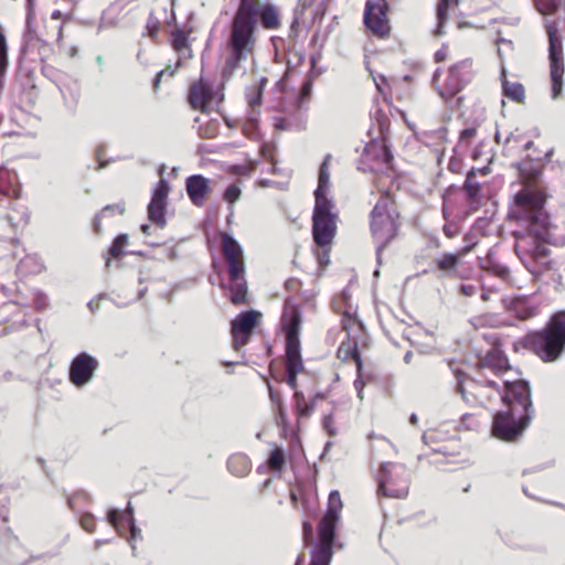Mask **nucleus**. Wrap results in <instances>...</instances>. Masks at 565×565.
I'll list each match as a JSON object with an SVG mask.
<instances>
[{
	"mask_svg": "<svg viewBox=\"0 0 565 565\" xmlns=\"http://www.w3.org/2000/svg\"><path fill=\"white\" fill-rule=\"evenodd\" d=\"M544 166L539 160L519 164L522 189L514 195L509 210L510 220L521 230L514 231V250L524 267L539 276L551 268L547 247L548 214L544 210L546 189L541 183Z\"/></svg>",
	"mask_w": 565,
	"mask_h": 565,
	"instance_id": "nucleus-1",
	"label": "nucleus"
},
{
	"mask_svg": "<svg viewBox=\"0 0 565 565\" xmlns=\"http://www.w3.org/2000/svg\"><path fill=\"white\" fill-rule=\"evenodd\" d=\"M259 24L265 30L280 29L281 18L277 6L262 0H238L228 24L226 56L222 70L224 79L231 78L242 63L255 54Z\"/></svg>",
	"mask_w": 565,
	"mask_h": 565,
	"instance_id": "nucleus-2",
	"label": "nucleus"
},
{
	"mask_svg": "<svg viewBox=\"0 0 565 565\" xmlns=\"http://www.w3.org/2000/svg\"><path fill=\"white\" fill-rule=\"evenodd\" d=\"M502 401L505 409L493 416L491 434L503 441H516L530 426L534 417L529 383L519 380L504 383Z\"/></svg>",
	"mask_w": 565,
	"mask_h": 565,
	"instance_id": "nucleus-3",
	"label": "nucleus"
},
{
	"mask_svg": "<svg viewBox=\"0 0 565 565\" xmlns=\"http://www.w3.org/2000/svg\"><path fill=\"white\" fill-rule=\"evenodd\" d=\"M530 351L543 362L551 363L565 351V311L554 313L544 328L529 332L513 344V350Z\"/></svg>",
	"mask_w": 565,
	"mask_h": 565,
	"instance_id": "nucleus-4",
	"label": "nucleus"
},
{
	"mask_svg": "<svg viewBox=\"0 0 565 565\" xmlns=\"http://www.w3.org/2000/svg\"><path fill=\"white\" fill-rule=\"evenodd\" d=\"M370 234L377 253L385 249L398 235L401 214L395 196L384 191L369 215Z\"/></svg>",
	"mask_w": 565,
	"mask_h": 565,
	"instance_id": "nucleus-5",
	"label": "nucleus"
},
{
	"mask_svg": "<svg viewBox=\"0 0 565 565\" xmlns=\"http://www.w3.org/2000/svg\"><path fill=\"white\" fill-rule=\"evenodd\" d=\"M301 324L300 305L292 297H287L284 301L279 328L285 334V369L290 373V382L292 383L295 372L305 371L300 344Z\"/></svg>",
	"mask_w": 565,
	"mask_h": 565,
	"instance_id": "nucleus-6",
	"label": "nucleus"
},
{
	"mask_svg": "<svg viewBox=\"0 0 565 565\" xmlns=\"http://www.w3.org/2000/svg\"><path fill=\"white\" fill-rule=\"evenodd\" d=\"M221 253L227 267L228 281L221 288L227 290V297L234 306L247 303L248 287L243 248L230 234H221Z\"/></svg>",
	"mask_w": 565,
	"mask_h": 565,
	"instance_id": "nucleus-7",
	"label": "nucleus"
},
{
	"mask_svg": "<svg viewBox=\"0 0 565 565\" xmlns=\"http://www.w3.org/2000/svg\"><path fill=\"white\" fill-rule=\"evenodd\" d=\"M333 210V202H315L312 237L317 245L316 256L321 266L329 264L331 247L338 231V214Z\"/></svg>",
	"mask_w": 565,
	"mask_h": 565,
	"instance_id": "nucleus-8",
	"label": "nucleus"
},
{
	"mask_svg": "<svg viewBox=\"0 0 565 565\" xmlns=\"http://www.w3.org/2000/svg\"><path fill=\"white\" fill-rule=\"evenodd\" d=\"M457 390L462 399L472 407H486L498 398L502 399L504 394L498 382L475 372L472 375H459Z\"/></svg>",
	"mask_w": 565,
	"mask_h": 565,
	"instance_id": "nucleus-9",
	"label": "nucleus"
},
{
	"mask_svg": "<svg viewBox=\"0 0 565 565\" xmlns=\"http://www.w3.org/2000/svg\"><path fill=\"white\" fill-rule=\"evenodd\" d=\"M473 77L471 58L459 61L447 70L437 68L433 76V85L445 100L455 97Z\"/></svg>",
	"mask_w": 565,
	"mask_h": 565,
	"instance_id": "nucleus-10",
	"label": "nucleus"
},
{
	"mask_svg": "<svg viewBox=\"0 0 565 565\" xmlns=\"http://www.w3.org/2000/svg\"><path fill=\"white\" fill-rule=\"evenodd\" d=\"M377 493L393 499H405L409 492L411 472L398 462H385L377 475Z\"/></svg>",
	"mask_w": 565,
	"mask_h": 565,
	"instance_id": "nucleus-11",
	"label": "nucleus"
},
{
	"mask_svg": "<svg viewBox=\"0 0 565 565\" xmlns=\"http://www.w3.org/2000/svg\"><path fill=\"white\" fill-rule=\"evenodd\" d=\"M544 30L548 39V61L552 97L558 98L562 94L564 67L563 40L558 23L555 20H545Z\"/></svg>",
	"mask_w": 565,
	"mask_h": 565,
	"instance_id": "nucleus-12",
	"label": "nucleus"
},
{
	"mask_svg": "<svg viewBox=\"0 0 565 565\" xmlns=\"http://www.w3.org/2000/svg\"><path fill=\"white\" fill-rule=\"evenodd\" d=\"M392 7L388 0H365L363 25L373 38L386 41L392 36Z\"/></svg>",
	"mask_w": 565,
	"mask_h": 565,
	"instance_id": "nucleus-13",
	"label": "nucleus"
},
{
	"mask_svg": "<svg viewBox=\"0 0 565 565\" xmlns=\"http://www.w3.org/2000/svg\"><path fill=\"white\" fill-rule=\"evenodd\" d=\"M303 371H297L294 375V383L290 382V373L286 371V383L288 386L294 390L292 403H294V413L297 418V423L299 424L302 419H307L312 416L319 403L323 402L327 396L322 392H316L308 397L305 395V392L298 388L297 376Z\"/></svg>",
	"mask_w": 565,
	"mask_h": 565,
	"instance_id": "nucleus-14",
	"label": "nucleus"
},
{
	"mask_svg": "<svg viewBox=\"0 0 565 565\" xmlns=\"http://www.w3.org/2000/svg\"><path fill=\"white\" fill-rule=\"evenodd\" d=\"M260 320L262 313L256 310L242 311L232 320V347L235 351H241L249 342Z\"/></svg>",
	"mask_w": 565,
	"mask_h": 565,
	"instance_id": "nucleus-15",
	"label": "nucleus"
},
{
	"mask_svg": "<svg viewBox=\"0 0 565 565\" xmlns=\"http://www.w3.org/2000/svg\"><path fill=\"white\" fill-rule=\"evenodd\" d=\"M98 367L99 362L96 358L82 352L71 362L68 370L70 382L76 387H83L93 380Z\"/></svg>",
	"mask_w": 565,
	"mask_h": 565,
	"instance_id": "nucleus-16",
	"label": "nucleus"
},
{
	"mask_svg": "<svg viewBox=\"0 0 565 565\" xmlns=\"http://www.w3.org/2000/svg\"><path fill=\"white\" fill-rule=\"evenodd\" d=\"M487 370L491 371V373L497 376H500L511 370L509 358L497 344H494L483 355L479 356L472 367V372L476 374H483L484 376Z\"/></svg>",
	"mask_w": 565,
	"mask_h": 565,
	"instance_id": "nucleus-17",
	"label": "nucleus"
},
{
	"mask_svg": "<svg viewBox=\"0 0 565 565\" xmlns=\"http://www.w3.org/2000/svg\"><path fill=\"white\" fill-rule=\"evenodd\" d=\"M215 98L216 93L212 84L203 77L193 82L189 87L188 103L194 110L209 114L212 110Z\"/></svg>",
	"mask_w": 565,
	"mask_h": 565,
	"instance_id": "nucleus-18",
	"label": "nucleus"
},
{
	"mask_svg": "<svg viewBox=\"0 0 565 565\" xmlns=\"http://www.w3.org/2000/svg\"><path fill=\"white\" fill-rule=\"evenodd\" d=\"M185 189L190 201L198 207H203L211 193V180L202 174H193L186 179Z\"/></svg>",
	"mask_w": 565,
	"mask_h": 565,
	"instance_id": "nucleus-19",
	"label": "nucleus"
},
{
	"mask_svg": "<svg viewBox=\"0 0 565 565\" xmlns=\"http://www.w3.org/2000/svg\"><path fill=\"white\" fill-rule=\"evenodd\" d=\"M22 185L18 173L6 167H0V195L8 199H20Z\"/></svg>",
	"mask_w": 565,
	"mask_h": 565,
	"instance_id": "nucleus-20",
	"label": "nucleus"
},
{
	"mask_svg": "<svg viewBox=\"0 0 565 565\" xmlns=\"http://www.w3.org/2000/svg\"><path fill=\"white\" fill-rule=\"evenodd\" d=\"M339 519L331 515H323L318 525L319 544L316 548L333 551L335 526Z\"/></svg>",
	"mask_w": 565,
	"mask_h": 565,
	"instance_id": "nucleus-21",
	"label": "nucleus"
},
{
	"mask_svg": "<svg viewBox=\"0 0 565 565\" xmlns=\"http://www.w3.org/2000/svg\"><path fill=\"white\" fill-rule=\"evenodd\" d=\"M358 338H350L347 337L345 340H343L338 350H337V358L342 363H350L354 362L355 367L361 371L363 367L362 356L358 348Z\"/></svg>",
	"mask_w": 565,
	"mask_h": 565,
	"instance_id": "nucleus-22",
	"label": "nucleus"
},
{
	"mask_svg": "<svg viewBox=\"0 0 565 565\" xmlns=\"http://www.w3.org/2000/svg\"><path fill=\"white\" fill-rule=\"evenodd\" d=\"M190 33L191 31H185L180 28H175L171 31V46L179 55L178 66L181 65V60H189L193 56L190 44Z\"/></svg>",
	"mask_w": 565,
	"mask_h": 565,
	"instance_id": "nucleus-23",
	"label": "nucleus"
},
{
	"mask_svg": "<svg viewBox=\"0 0 565 565\" xmlns=\"http://www.w3.org/2000/svg\"><path fill=\"white\" fill-rule=\"evenodd\" d=\"M332 160V156L328 153L319 169V177H318V186L315 191V202H332L327 196V192L329 190L330 184V163Z\"/></svg>",
	"mask_w": 565,
	"mask_h": 565,
	"instance_id": "nucleus-24",
	"label": "nucleus"
},
{
	"mask_svg": "<svg viewBox=\"0 0 565 565\" xmlns=\"http://www.w3.org/2000/svg\"><path fill=\"white\" fill-rule=\"evenodd\" d=\"M341 326L350 338L361 339L364 335V326L358 317L356 310L351 307L343 311Z\"/></svg>",
	"mask_w": 565,
	"mask_h": 565,
	"instance_id": "nucleus-25",
	"label": "nucleus"
},
{
	"mask_svg": "<svg viewBox=\"0 0 565 565\" xmlns=\"http://www.w3.org/2000/svg\"><path fill=\"white\" fill-rule=\"evenodd\" d=\"M471 249L472 245H469L458 249L455 254L445 253L435 260L436 267L441 271L449 273L458 266L461 258L468 255Z\"/></svg>",
	"mask_w": 565,
	"mask_h": 565,
	"instance_id": "nucleus-26",
	"label": "nucleus"
},
{
	"mask_svg": "<svg viewBox=\"0 0 565 565\" xmlns=\"http://www.w3.org/2000/svg\"><path fill=\"white\" fill-rule=\"evenodd\" d=\"M268 390H269V398L275 406L277 425L282 427L284 429H286L289 427V418H288L287 408L285 406L282 396L279 392L275 391L270 386H268Z\"/></svg>",
	"mask_w": 565,
	"mask_h": 565,
	"instance_id": "nucleus-27",
	"label": "nucleus"
},
{
	"mask_svg": "<svg viewBox=\"0 0 565 565\" xmlns=\"http://www.w3.org/2000/svg\"><path fill=\"white\" fill-rule=\"evenodd\" d=\"M227 469L236 477H245L252 469L250 459L244 454L232 455L227 460Z\"/></svg>",
	"mask_w": 565,
	"mask_h": 565,
	"instance_id": "nucleus-28",
	"label": "nucleus"
},
{
	"mask_svg": "<svg viewBox=\"0 0 565 565\" xmlns=\"http://www.w3.org/2000/svg\"><path fill=\"white\" fill-rule=\"evenodd\" d=\"M502 90L503 95L510 100L523 104L525 100V88L519 82H511L507 79L505 73H502Z\"/></svg>",
	"mask_w": 565,
	"mask_h": 565,
	"instance_id": "nucleus-29",
	"label": "nucleus"
},
{
	"mask_svg": "<svg viewBox=\"0 0 565 565\" xmlns=\"http://www.w3.org/2000/svg\"><path fill=\"white\" fill-rule=\"evenodd\" d=\"M268 83L267 77H262L258 83L250 85L245 93V98L252 109L260 107L263 95Z\"/></svg>",
	"mask_w": 565,
	"mask_h": 565,
	"instance_id": "nucleus-30",
	"label": "nucleus"
},
{
	"mask_svg": "<svg viewBox=\"0 0 565 565\" xmlns=\"http://www.w3.org/2000/svg\"><path fill=\"white\" fill-rule=\"evenodd\" d=\"M286 461L287 458L284 449L277 445H274L266 460L268 471L274 473H281L286 465Z\"/></svg>",
	"mask_w": 565,
	"mask_h": 565,
	"instance_id": "nucleus-31",
	"label": "nucleus"
},
{
	"mask_svg": "<svg viewBox=\"0 0 565 565\" xmlns=\"http://www.w3.org/2000/svg\"><path fill=\"white\" fill-rule=\"evenodd\" d=\"M129 238L127 234L118 235L108 249V257L106 258V266L110 265V258L118 259L125 255V248L128 246Z\"/></svg>",
	"mask_w": 565,
	"mask_h": 565,
	"instance_id": "nucleus-32",
	"label": "nucleus"
},
{
	"mask_svg": "<svg viewBox=\"0 0 565 565\" xmlns=\"http://www.w3.org/2000/svg\"><path fill=\"white\" fill-rule=\"evenodd\" d=\"M457 4V0H437L436 15L438 21L437 34H441V28L449 19V9Z\"/></svg>",
	"mask_w": 565,
	"mask_h": 565,
	"instance_id": "nucleus-33",
	"label": "nucleus"
},
{
	"mask_svg": "<svg viewBox=\"0 0 565 565\" xmlns=\"http://www.w3.org/2000/svg\"><path fill=\"white\" fill-rule=\"evenodd\" d=\"M532 2L535 10L544 17L556 14L562 6V0H532Z\"/></svg>",
	"mask_w": 565,
	"mask_h": 565,
	"instance_id": "nucleus-34",
	"label": "nucleus"
},
{
	"mask_svg": "<svg viewBox=\"0 0 565 565\" xmlns=\"http://www.w3.org/2000/svg\"><path fill=\"white\" fill-rule=\"evenodd\" d=\"M512 310L520 320H527L536 315V309L531 307L525 300L516 299L512 303Z\"/></svg>",
	"mask_w": 565,
	"mask_h": 565,
	"instance_id": "nucleus-35",
	"label": "nucleus"
},
{
	"mask_svg": "<svg viewBox=\"0 0 565 565\" xmlns=\"http://www.w3.org/2000/svg\"><path fill=\"white\" fill-rule=\"evenodd\" d=\"M476 175V169H471L466 177V181L463 184V190L467 194V198L470 202H476L478 200L480 193V184L473 181Z\"/></svg>",
	"mask_w": 565,
	"mask_h": 565,
	"instance_id": "nucleus-36",
	"label": "nucleus"
},
{
	"mask_svg": "<svg viewBox=\"0 0 565 565\" xmlns=\"http://www.w3.org/2000/svg\"><path fill=\"white\" fill-rule=\"evenodd\" d=\"M8 503V498H6L3 502H0V542L8 540L12 534L9 526Z\"/></svg>",
	"mask_w": 565,
	"mask_h": 565,
	"instance_id": "nucleus-37",
	"label": "nucleus"
},
{
	"mask_svg": "<svg viewBox=\"0 0 565 565\" xmlns=\"http://www.w3.org/2000/svg\"><path fill=\"white\" fill-rule=\"evenodd\" d=\"M164 210L166 203L151 200L148 206L149 218L157 223L159 226H164Z\"/></svg>",
	"mask_w": 565,
	"mask_h": 565,
	"instance_id": "nucleus-38",
	"label": "nucleus"
},
{
	"mask_svg": "<svg viewBox=\"0 0 565 565\" xmlns=\"http://www.w3.org/2000/svg\"><path fill=\"white\" fill-rule=\"evenodd\" d=\"M342 507H343V504H342L340 492L338 490H333L329 494L328 509H327L324 515H331V516L339 519Z\"/></svg>",
	"mask_w": 565,
	"mask_h": 565,
	"instance_id": "nucleus-39",
	"label": "nucleus"
},
{
	"mask_svg": "<svg viewBox=\"0 0 565 565\" xmlns=\"http://www.w3.org/2000/svg\"><path fill=\"white\" fill-rule=\"evenodd\" d=\"M107 520L108 522L116 529H118L124 520L127 521V523L130 525L131 531H135V526L132 524V516L131 513L128 512L127 514L120 513L119 511L111 509L107 513Z\"/></svg>",
	"mask_w": 565,
	"mask_h": 565,
	"instance_id": "nucleus-40",
	"label": "nucleus"
},
{
	"mask_svg": "<svg viewBox=\"0 0 565 565\" xmlns=\"http://www.w3.org/2000/svg\"><path fill=\"white\" fill-rule=\"evenodd\" d=\"M484 269L488 273H490L491 275L505 281L507 284H512L511 273L507 266L498 264V263H489L488 266L484 267Z\"/></svg>",
	"mask_w": 565,
	"mask_h": 565,
	"instance_id": "nucleus-41",
	"label": "nucleus"
},
{
	"mask_svg": "<svg viewBox=\"0 0 565 565\" xmlns=\"http://www.w3.org/2000/svg\"><path fill=\"white\" fill-rule=\"evenodd\" d=\"M333 551H326L322 548H315L311 555L309 565H329L332 558Z\"/></svg>",
	"mask_w": 565,
	"mask_h": 565,
	"instance_id": "nucleus-42",
	"label": "nucleus"
},
{
	"mask_svg": "<svg viewBox=\"0 0 565 565\" xmlns=\"http://www.w3.org/2000/svg\"><path fill=\"white\" fill-rule=\"evenodd\" d=\"M9 66V56H8V43L7 38L3 33L2 26L0 25V72H3L4 68Z\"/></svg>",
	"mask_w": 565,
	"mask_h": 565,
	"instance_id": "nucleus-43",
	"label": "nucleus"
},
{
	"mask_svg": "<svg viewBox=\"0 0 565 565\" xmlns=\"http://www.w3.org/2000/svg\"><path fill=\"white\" fill-rule=\"evenodd\" d=\"M168 193H169L168 182L166 180L161 179L157 183V186H156V190L153 192L151 200L166 203Z\"/></svg>",
	"mask_w": 565,
	"mask_h": 565,
	"instance_id": "nucleus-44",
	"label": "nucleus"
},
{
	"mask_svg": "<svg viewBox=\"0 0 565 565\" xmlns=\"http://www.w3.org/2000/svg\"><path fill=\"white\" fill-rule=\"evenodd\" d=\"M218 134V125L216 121H209L205 126H200L199 135L205 139H213Z\"/></svg>",
	"mask_w": 565,
	"mask_h": 565,
	"instance_id": "nucleus-45",
	"label": "nucleus"
},
{
	"mask_svg": "<svg viewBox=\"0 0 565 565\" xmlns=\"http://www.w3.org/2000/svg\"><path fill=\"white\" fill-rule=\"evenodd\" d=\"M242 191L241 188L237 184H231L226 188L223 199L228 204H234L237 202L241 198Z\"/></svg>",
	"mask_w": 565,
	"mask_h": 565,
	"instance_id": "nucleus-46",
	"label": "nucleus"
},
{
	"mask_svg": "<svg viewBox=\"0 0 565 565\" xmlns=\"http://www.w3.org/2000/svg\"><path fill=\"white\" fill-rule=\"evenodd\" d=\"M79 524L88 533H94L96 530V520L90 513H84L79 519Z\"/></svg>",
	"mask_w": 565,
	"mask_h": 565,
	"instance_id": "nucleus-47",
	"label": "nucleus"
},
{
	"mask_svg": "<svg viewBox=\"0 0 565 565\" xmlns=\"http://www.w3.org/2000/svg\"><path fill=\"white\" fill-rule=\"evenodd\" d=\"M77 500H83L84 502L89 501V497L85 491H77L67 498V505L71 510H76Z\"/></svg>",
	"mask_w": 565,
	"mask_h": 565,
	"instance_id": "nucleus-48",
	"label": "nucleus"
},
{
	"mask_svg": "<svg viewBox=\"0 0 565 565\" xmlns=\"http://www.w3.org/2000/svg\"><path fill=\"white\" fill-rule=\"evenodd\" d=\"M365 384H366V380H365V376L363 374V369L361 371H359L356 369V379L354 380L353 385H354V388L358 392V396H359L360 399L363 398L362 393H363V388H364Z\"/></svg>",
	"mask_w": 565,
	"mask_h": 565,
	"instance_id": "nucleus-49",
	"label": "nucleus"
},
{
	"mask_svg": "<svg viewBox=\"0 0 565 565\" xmlns=\"http://www.w3.org/2000/svg\"><path fill=\"white\" fill-rule=\"evenodd\" d=\"M477 128L476 127H470V128H466L463 129L461 132H460V136H459V140L460 142L462 143H470V141L476 138L477 136Z\"/></svg>",
	"mask_w": 565,
	"mask_h": 565,
	"instance_id": "nucleus-50",
	"label": "nucleus"
},
{
	"mask_svg": "<svg viewBox=\"0 0 565 565\" xmlns=\"http://www.w3.org/2000/svg\"><path fill=\"white\" fill-rule=\"evenodd\" d=\"M147 32L149 38L156 40L160 31V22L157 19H151L147 23Z\"/></svg>",
	"mask_w": 565,
	"mask_h": 565,
	"instance_id": "nucleus-51",
	"label": "nucleus"
},
{
	"mask_svg": "<svg viewBox=\"0 0 565 565\" xmlns=\"http://www.w3.org/2000/svg\"><path fill=\"white\" fill-rule=\"evenodd\" d=\"M449 56V46L446 44H443L439 50H437L434 54V61L436 63L445 62Z\"/></svg>",
	"mask_w": 565,
	"mask_h": 565,
	"instance_id": "nucleus-52",
	"label": "nucleus"
},
{
	"mask_svg": "<svg viewBox=\"0 0 565 565\" xmlns=\"http://www.w3.org/2000/svg\"><path fill=\"white\" fill-rule=\"evenodd\" d=\"M479 290V287L473 284H462L460 286V292L466 297L475 296Z\"/></svg>",
	"mask_w": 565,
	"mask_h": 565,
	"instance_id": "nucleus-53",
	"label": "nucleus"
},
{
	"mask_svg": "<svg viewBox=\"0 0 565 565\" xmlns=\"http://www.w3.org/2000/svg\"><path fill=\"white\" fill-rule=\"evenodd\" d=\"M169 74L170 76H173L174 75V71L173 70H170V67L166 68V70H162L160 72L157 73L154 79H153V89L154 92H157L159 89V86H160V83H161V79L162 77L164 76V74Z\"/></svg>",
	"mask_w": 565,
	"mask_h": 565,
	"instance_id": "nucleus-54",
	"label": "nucleus"
},
{
	"mask_svg": "<svg viewBox=\"0 0 565 565\" xmlns=\"http://www.w3.org/2000/svg\"><path fill=\"white\" fill-rule=\"evenodd\" d=\"M435 452L443 454L444 456H454L456 455L455 447L451 445H441L437 448L433 449Z\"/></svg>",
	"mask_w": 565,
	"mask_h": 565,
	"instance_id": "nucleus-55",
	"label": "nucleus"
},
{
	"mask_svg": "<svg viewBox=\"0 0 565 565\" xmlns=\"http://www.w3.org/2000/svg\"><path fill=\"white\" fill-rule=\"evenodd\" d=\"M285 287L289 291H298L300 288V281L298 279H288L285 282Z\"/></svg>",
	"mask_w": 565,
	"mask_h": 565,
	"instance_id": "nucleus-56",
	"label": "nucleus"
},
{
	"mask_svg": "<svg viewBox=\"0 0 565 565\" xmlns=\"http://www.w3.org/2000/svg\"><path fill=\"white\" fill-rule=\"evenodd\" d=\"M273 484V479L267 478L258 488V494L265 495L269 487Z\"/></svg>",
	"mask_w": 565,
	"mask_h": 565,
	"instance_id": "nucleus-57",
	"label": "nucleus"
},
{
	"mask_svg": "<svg viewBox=\"0 0 565 565\" xmlns=\"http://www.w3.org/2000/svg\"><path fill=\"white\" fill-rule=\"evenodd\" d=\"M113 207L106 206L99 215H97L94 220V230L95 233H100V223H99V216L104 215L107 211L111 210Z\"/></svg>",
	"mask_w": 565,
	"mask_h": 565,
	"instance_id": "nucleus-58",
	"label": "nucleus"
},
{
	"mask_svg": "<svg viewBox=\"0 0 565 565\" xmlns=\"http://www.w3.org/2000/svg\"><path fill=\"white\" fill-rule=\"evenodd\" d=\"M311 92V83L309 81L305 82L300 89V96L306 98L310 95Z\"/></svg>",
	"mask_w": 565,
	"mask_h": 565,
	"instance_id": "nucleus-59",
	"label": "nucleus"
},
{
	"mask_svg": "<svg viewBox=\"0 0 565 565\" xmlns=\"http://www.w3.org/2000/svg\"><path fill=\"white\" fill-rule=\"evenodd\" d=\"M77 53H78V50L75 46L67 47L65 51V54L71 58L75 57L77 55Z\"/></svg>",
	"mask_w": 565,
	"mask_h": 565,
	"instance_id": "nucleus-60",
	"label": "nucleus"
},
{
	"mask_svg": "<svg viewBox=\"0 0 565 565\" xmlns=\"http://www.w3.org/2000/svg\"><path fill=\"white\" fill-rule=\"evenodd\" d=\"M53 20H61L64 18V14L60 10H54L51 14Z\"/></svg>",
	"mask_w": 565,
	"mask_h": 565,
	"instance_id": "nucleus-61",
	"label": "nucleus"
},
{
	"mask_svg": "<svg viewBox=\"0 0 565 565\" xmlns=\"http://www.w3.org/2000/svg\"><path fill=\"white\" fill-rule=\"evenodd\" d=\"M477 172L480 173L481 175H487V174L490 173V168L489 167H483L481 169L476 170V173Z\"/></svg>",
	"mask_w": 565,
	"mask_h": 565,
	"instance_id": "nucleus-62",
	"label": "nucleus"
},
{
	"mask_svg": "<svg viewBox=\"0 0 565 565\" xmlns=\"http://www.w3.org/2000/svg\"><path fill=\"white\" fill-rule=\"evenodd\" d=\"M490 295H491V292H490V291H484V290H483V291L481 292V299H482L483 301H488V300L490 299Z\"/></svg>",
	"mask_w": 565,
	"mask_h": 565,
	"instance_id": "nucleus-63",
	"label": "nucleus"
},
{
	"mask_svg": "<svg viewBox=\"0 0 565 565\" xmlns=\"http://www.w3.org/2000/svg\"><path fill=\"white\" fill-rule=\"evenodd\" d=\"M62 38H63V26L60 25L58 26V32H57V41H62Z\"/></svg>",
	"mask_w": 565,
	"mask_h": 565,
	"instance_id": "nucleus-64",
	"label": "nucleus"
}]
</instances>
